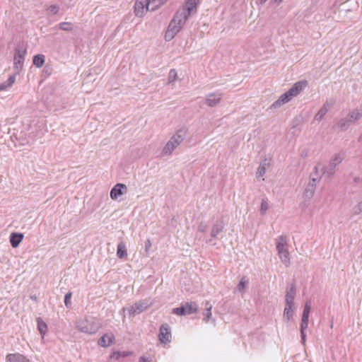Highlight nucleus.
I'll return each instance as SVG.
<instances>
[{"label":"nucleus","instance_id":"1","mask_svg":"<svg viewBox=\"0 0 362 362\" xmlns=\"http://www.w3.org/2000/svg\"><path fill=\"white\" fill-rule=\"evenodd\" d=\"M75 327L81 332L93 334L99 330L100 326L95 317L88 316L76 320Z\"/></svg>","mask_w":362,"mask_h":362},{"label":"nucleus","instance_id":"10","mask_svg":"<svg viewBox=\"0 0 362 362\" xmlns=\"http://www.w3.org/2000/svg\"><path fill=\"white\" fill-rule=\"evenodd\" d=\"M158 338L161 344H165L171 341L172 334L170 326L165 323L160 327Z\"/></svg>","mask_w":362,"mask_h":362},{"label":"nucleus","instance_id":"6","mask_svg":"<svg viewBox=\"0 0 362 362\" xmlns=\"http://www.w3.org/2000/svg\"><path fill=\"white\" fill-rule=\"evenodd\" d=\"M198 305L195 302L186 303L180 307L173 308V314L180 316L193 314L197 312Z\"/></svg>","mask_w":362,"mask_h":362},{"label":"nucleus","instance_id":"8","mask_svg":"<svg viewBox=\"0 0 362 362\" xmlns=\"http://www.w3.org/2000/svg\"><path fill=\"white\" fill-rule=\"evenodd\" d=\"M187 21V19L182 16V14L176 12L168 28L173 30L174 32L178 33Z\"/></svg>","mask_w":362,"mask_h":362},{"label":"nucleus","instance_id":"37","mask_svg":"<svg viewBox=\"0 0 362 362\" xmlns=\"http://www.w3.org/2000/svg\"><path fill=\"white\" fill-rule=\"evenodd\" d=\"M177 74L175 69H171L168 74V81L169 83H173L176 81Z\"/></svg>","mask_w":362,"mask_h":362},{"label":"nucleus","instance_id":"53","mask_svg":"<svg viewBox=\"0 0 362 362\" xmlns=\"http://www.w3.org/2000/svg\"><path fill=\"white\" fill-rule=\"evenodd\" d=\"M30 298L33 300H37V297L36 296H31Z\"/></svg>","mask_w":362,"mask_h":362},{"label":"nucleus","instance_id":"25","mask_svg":"<svg viewBox=\"0 0 362 362\" xmlns=\"http://www.w3.org/2000/svg\"><path fill=\"white\" fill-rule=\"evenodd\" d=\"M16 81V74L11 75L7 81L0 83V91L11 88Z\"/></svg>","mask_w":362,"mask_h":362},{"label":"nucleus","instance_id":"45","mask_svg":"<svg viewBox=\"0 0 362 362\" xmlns=\"http://www.w3.org/2000/svg\"><path fill=\"white\" fill-rule=\"evenodd\" d=\"M151 246V241L149 240H147L146 242L145 243L146 251H147L150 248Z\"/></svg>","mask_w":362,"mask_h":362},{"label":"nucleus","instance_id":"20","mask_svg":"<svg viewBox=\"0 0 362 362\" xmlns=\"http://www.w3.org/2000/svg\"><path fill=\"white\" fill-rule=\"evenodd\" d=\"M346 117L351 124L354 123L356 121L361 119V117H362V107L359 108H356L351 111L346 115Z\"/></svg>","mask_w":362,"mask_h":362},{"label":"nucleus","instance_id":"4","mask_svg":"<svg viewBox=\"0 0 362 362\" xmlns=\"http://www.w3.org/2000/svg\"><path fill=\"white\" fill-rule=\"evenodd\" d=\"M344 158V153H337L334 154L328 165L322 168V170L323 175H325L329 178L332 177L335 173L336 167L342 162Z\"/></svg>","mask_w":362,"mask_h":362},{"label":"nucleus","instance_id":"29","mask_svg":"<svg viewBox=\"0 0 362 362\" xmlns=\"http://www.w3.org/2000/svg\"><path fill=\"white\" fill-rule=\"evenodd\" d=\"M45 60V57L43 54H37L33 57V63L37 67L40 68L43 66Z\"/></svg>","mask_w":362,"mask_h":362},{"label":"nucleus","instance_id":"27","mask_svg":"<svg viewBox=\"0 0 362 362\" xmlns=\"http://www.w3.org/2000/svg\"><path fill=\"white\" fill-rule=\"evenodd\" d=\"M36 321H37V329H38L40 334L43 337L47 330V324L40 317H37Z\"/></svg>","mask_w":362,"mask_h":362},{"label":"nucleus","instance_id":"32","mask_svg":"<svg viewBox=\"0 0 362 362\" xmlns=\"http://www.w3.org/2000/svg\"><path fill=\"white\" fill-rule=\"evenodd\" d=\"M60 30L64 31H71L73 30V25L70 22H62L58 25Z\"/></svg>","mask_w":362,"mask_h":362},{"label":"nucleus","instance_id":"49","mask_svg":"<svg viewBox=\"0 0 362 362\" xmlns=\"http://www.w3.org/2000/svg\"><path fill=\"white\" fill-rule=\"evenodd\" d=\"M313 172L316 175V176L318 175V166H315Z\"/></svg>","mask_w":362,"mask_h":362},{"label":"nucleus","instance_id":"42","mask_svg":"<svg viewBox=\"0 0 362 362\" xmlns=\"http://www.w3.org/2000/svg\"><path fill=\"white\" fill-rule=\"evenodd\" d=\"M308 319L302 318L301 323H300V332H302V331L305 332V330L308 328Z\"/></svg>","mask_w":362,"mask_h":362},{"label":"nucleus","instance_id":"46","mask_svg":"<svg viewBox=\"0 0 362 362\" xmlns=\"http://www.w3.org/2000/svg\"><path fill=\"white\" fill-rule=\"evenodd\" d=\"M300 337H301L302 342L304 344L305 341V337H306L305 332H303V331L300 332Z\"/></svg>","mask_w":362,"mask_h":362},{"label":"nucleus","instance_id":"48","mask_svg":"<svg viewBox=\"0 0 362 362\" xmlns=\"http://www.w3.org/2000/svg\"><path fill=\"white\" fill-rule=\"evenodd\" d=\"M354 182L358 183L361 181V179L359 177H355L354 178Z\"/></svg>","mask_w":362,"mask_h":362},{"label":"nucleus","instance_id":"41","mask_svg":"<svg viewBox=\"0 0 362 362\" xmlns=\"http://www.w3.org/2000/svg\"><path fill=\"white\" fill-rule=\"evenodd\" d=\"M71 296H72V293L68 292L64 296V304H65L66 307H67V308H70L71 305V303L70 300Z\"/></svg>","mask_w":362,"mask_h":362},{"label":"nucleus","instance_id":"52","mask_svg":"<svg viewBox=\"0 0 362 362\" xmlns=\"http://www.w3.org/2000/svg\"><path fill=\"white\" fill-rule=\"evenodd\" d=\"M267 0H260V4H264Z\"/></svg>","mask_w":362,"mask_h":362},{"label":"nucleus","instance_id":"3","mask_svg":"<svg viewBox=\"0 0 362 362\" xmlns=\"http://www.w3.org/2000/svg\"><path fill=\"white\" fill-rule=\"evenodd\" d=\"M276 250L281 262L288 267L290 264L289 252L287 248L286 236L281 235L276 240Z\"/></svg>","mask_w":362,"mask_h":362},{"label":"nucleus","instance_id":"35","mask_svg":"<svg viewBox=\"0 0 362 362\" xmlns=\"http://www.w3.org/2000/svg\"><path fill=\"white\" fill-rule=\"evenodd\" d=\"M352 214L353 215H361L362 216V200L353 207Z\"/></svg>","mask_w":362,"mask_h":362},{"label":"nucleus","instance_id":"24","mask_svg":"<svg viewBox=\"0 0 362 362\" xmlns=\"http://www.w3.org/2000/svg\"><path fill=\"white\" fill-rule=\"evenodd\" d=\"M351 124V123L346 117L344 118L340 119L338 123L334 127L337 128L340 132H345Z\"/></svg>","mask_w":362,"mask_h":362},{"label":"nucleus","instance_id":"44","mask_svg":"<svg viewBox=\"0 0 362 362\" xmlns=\"http://www.w3.org/2000/svg\"><path fill=\"white\" fill-rule=\"evenodd\" d=\"M207 229V225L204 223V222H201L199 226H198V230L201 233H204L206 232Z\"/></svg>","mask_w":362,"mask_h":362},{"label":"nucleus","instance_id":"5","mask_svg":"<svg viewBox=\"0 0 362 362\" xmlns=\"http://www.w3.org/2000/svg\"><path fill=\"white\" fill-rule=\"evenodd\" d=\"M25 54V49L20 47L16 48L13 59V69L15 70V73L13 74H16V76L20 74V71L23 68Z\"/></svg>","mask_w":362,"mask_h":362},{"label":"nucleus","instance_id":"51","mask_svg":"<svg viewBox=\"0 0 362 362\" xmlns=\"http://www.w3.org/2000/svg\"><path fill=\"white\" fill-rule=\"evenodd\" d=\"M312 177H320V178H321L319 175H317V176H316V175H315L313 172H312V173H311V174H310V180Z\"/></svg>","mask_w":362,"mask_h":362},{"label":"nucleus","instance_id":"23","mask_svg":"<svg viewBox=\"0 0 362 362\" xmlns=\"http://www.w3.org/2000/svg\"><path fill=\"white\" fill-rule=\"evenodd\" d=\"M203 305L204 306V311H203V315H204V320L206 322H208L212 316L211 314V309H212V304L209 301H205L203 303Z\"/></svg>","mask_w":362,"mask_h":362},{"label":"nucleus","instance_id":"19","mask_svg":"<svg viewBox=\"0 0 362 362\" xmlns=\"http://www.w3.org/2000/svg\"><path fill=\"white\" fill-rule=\"evenodd\" d=\"M292 98L288 95V92L282 94L279 98L276 100L270 107V109H277L280 107L281 105L288 103Z\"/></svg>","mask_w":362,"mask_h":362},{"label":"nucleus","instance_id":"50","mask_svg":"<svg viewBox=\"0 0 362 362\" xmlns=\"http://www.w3.org/2000/svg\"><path fill=\"white\" fill-rule=\"evenodd\" d=\"M139 362H148V361L144 356H141Z\"/></svg>","mask_w":362,"mask_h":362},{"label":"nucleus","instance_id":"39","mask_svg":"<svg viewBox=\"0 0 362 362\" xmlns=\"http://www.w3.org/2000/svg\"><path fill=\"white\" fill-rule=\"evenodd\" d=\"M47 11L52 15H55L57 14L59 11V6L56 5V4H53V5H51L49 6L48 8H47Z\"/></svg>","mask_w":362,"mask_h":362},{"label":"nucleus","instance_id":"7","mask_svg":"<svg viewBox=\"0 0 362 362\" xmlns=\"http://www.w3.org/2000/svg\"><path fill=\"white\" fill-rule=\"evenodd\" d=\"M152 305L150 299H144L132 305L129 309V313L136 315L141 313Z\"/></svg>","mask_w":362,"mask_h":362},{"label":"nucleus","instance_id":"13","mask_svg":"<svg viewBox=\"0 0 362 362\" xmlns=\"http://www.w3.org/2000/svg\"><path fill=\"white\" fill-rule=\"evenodd\" d=\"M308 85L307 81H300L295 83L293 86L287 91L289 96L292 98L297 96Z\"/></svg>","mask_w":362,"mask_h":362},{"label":"nucleus","instance_id":"22","mask_svg":"<svg viewBox=\"0 0 362 362\" xmlns=\"http://www.w3.org/2000/svg\"><path fill=\"white\" fill-rule=\"evenodd\" d=\"M23 234L12 233L10 235V243L13 248L17 247L23 239Z\"/></svg>","mask_w":362,"mask_h":362},{"label":"nucleus","instance_id":"28","mask_svg":"<svg viewBox=\"0 0 362 362\" xmlns=\"http://www.w3.org/2000/svg\"><path fill=\"white\" fill-rule=\"evenodd\" d=\"M293 305H285L284 310V318L286 319L288 321H290L293 319Z\"/></svg>","mask_w":362,"mask_h":362},{"label":"nucleus","instance_id":"11","mask_svg":"<svg viewBox=\"0 0 362 362\" xmlns=\"http://www.w3.org/2000/svg\"><path fill=\"white\" fill-rule=\"evenodd\" d=\"M151 10L148 0H137L134 5V13L136 16L141 17L145 11Z\"/></svg>","mask_w":362,"mask_h":362},{"label":"nucleus","instance_id":"14","mask_svg":"<svg viewBox=\"0 0 362 362\" xmlns=\"http://www.w3.org/2000/svg\"><path fill=\"white\" fill-rule=\"evenodd\" d=\"M223 94L219 92L209 93L206 96V103L209 107L216 106L222 99Z\"/></svg>","mask_w":362,"mask_h":362},{"label":"nucleus","instance_id":"17","mask_svg":"<svg viewBox=\"0 0 362 362\" xmlns=\"http://www.w3.org/2000/svg\"><path fill=\"white\" fill-rule=\"evenodd\" d=\"M115 338L112 333H107L99 339L98 344L100 346L108 347L115 342Z\"/></svg>","mask_w":362,"mask_h":362},{"label":"nucleus","instance_id":"21","mask_svg":"<svg viewBox=\"0 0 362 362\" xmlns=\"http://www.w3.org/2000/svg\"><path fill=\"white\" fill-rule=\"evenodd\" d=\"M6 362H30L24 356L16 353L9 354L6 357Z\"/></svg>","mask_w":362,"mask_h":362},{"label":"nucleus","instance_id":"36","mask_svg":"<svg viewBox=\"0 0 362 362\" xmlns=\"http://www.w3.org/2000/svg\"><path fill=\"white\" fill-rule=\"evenodd\" d=\"M269 209V204L267 199H262L260 206V214L264 215Z\"/></svg>","mask_w":362,"mask_h":362},{"label":"nucleus","instance_id":"34","mask_svg":"<svg viewBox=\"0 0 362 362\" xmlns=\"http://www.w3.org/2000/svg\"><path fill=\"white\" fill-rule=\"evenodd\" d=\"M132 353L131 352H129V351H123V352H120V351H115L112 355H111V358H115L116 360H118L120 357H126V356H128L129 355H131Z\"/></svg>","mask_w":362,"mask_h":362},{"label":"nucleus","instance_id":"9","mask_svg":"<svg viewBox=\"0 0 362 362\" xmlns=\"http://www.w3.org/2000/svg\"><path fill=\"white\" fill-rule=\"evenodd\" d=\"M199 0H186L185 4L177 12L182 14V16L188 19L191 13L196 9Z\"/></svg>","mask_w":362,"mask_h":362},{"label":"nucleus","instance_id":"43","mask_svg":"<svg viewBox=\"0 0 362 362\" xmlns=\"http://www.w3.org/2000/svg\"><path fill=\"white\" fill-rule=\"evenodd\" d=\"M265 171H266L265 167L262 165H260L259 166V168H257V177H262V175H264L265 173Z\"/></svg>","mask_w":362,"mask_h":362},{"label":"nucleus","instance_id":"40","mask_svg":"<svg viewBox=\"0 0 362 362\" xmlns=\"http://www.w3.org/2000/svg\"><path fill=\"white\" fill-rule=\"evenodd\" d=\"M177 33L174 32L173 30H171L168 28V30L165 33V38L166 40L169 41V40H172Z\"/></svg>","mask_w":362,"mask_h":362},{"label":"nucleus","instance_id":"18","mask_svg":"<svg viewBox=\"0 0 362 362\" xmlns=\"http://www.w3.org/2000/svg\"><path fill=\"white\" fill-rule=\"evenodd\" d=\"M123 189L127 191V187L124 184L117 183L116 184L110 191V197L112 199H117L119 196H121L124 192Z\"/></svg>","mask_w":362,"mask_h":362},{"label":"nucleus","instance_id":"33","mask_svg":"<svg viewBox=\"0 0 362 362\" xmlns=\"http://www.w3.org/2000/svg\"><path fill=\"white\" fill-rule=\"evenodd\" d=\"M311 305L310 303L307 301L305 304L304 309L303 311L302 318L309 319V315L310 313Z\"/></svg>","mask_w":362,"mask_h":362},{"label":"nucleus","instance_id":"26","mask_svg":"<svg viewBox=\"0 0 362 362\" xmlns=\"http://www.w3.org/2000/svg\"><path fill=\"white\" fill-rule=\"evenodd\" d=\"M117 255L119 259H123L127 256V248L124 242H120L117 245Z\"/></svg>","mask_w":362,"mask_h":362},{"label":"nucleus","instance_id":"15","mask_svg":"<svg viewBox=\"0 0 362 362\" xmlns=\"http://www.w3.org/2000/svg\"><path fill=\"white\" fill-rule=\"evenodd\" d=\"M296 296V286L294 284H291L286 288L285 296V305H294V298Z\"/></svg>","mask_w":362,"mask_h":362},{"label":"nucleus","instance_id":"2","mask_svg":"<svg viewBox=\"0 0 362 362\" xmlns=\"http://www.w3.org/2000/svg\"><path fill=\"white\" fill-rule=\"evenodd\" d=\"M186 131L180 129L170 139L163 149L164 154H171L174 149L185 139Z\"/></svg>","mask_w":362,"mask_h":362},{"label":"nucleus","instance_id":"54","mask_svg":"<svg viewBox=\"0 0 362 362\" xmlns=\"http://www.w3.org/2000/svg\"><path fill=\"white\" fill-rule=\"evenodd\" d=\"M282 1V0H272V1H274V2H275V3H276V2H280V1Z\"/></svg>","mask_w":362,"mask_h":362},{"label":"nucleus","instance_id":"30","mask_svg":"<svg viewBox=\"0 0 362 362\" xmlns=\"http://www.w3.org/2000/svg\"><path fill=\"white\" fill-rule=\"evenodd\" d=\"M168 0H148L151 6V10L155 11L161 5L164 4Z\"/></svg>","mask_w":362,"mask_h":362},{"label":"nucleus","instance_id":"47","mask_svg":"<svg viewBox=\"0 0 362 362\" xmlns=\"http://www.w3.org/2000/svg\"><path fill=\"white\" fill-rule=\"evenodd\" d=\"M332 106V104L328 103L327 102L325 103L322 107H326L327 112L329 111L330 107Z\"/></svg>","mask_w":362,"mask_h":362},{"label":"nucleus","instance_id":"38","mask_svg":"<svg viewBox=\"0 0 362 362\" xmlns=\"http://www.w3.org/2000/svg\"><path fill=\"white\" fill-rule=\"evenodd\" d=\"M326 107H321L317 114L315 115V119L320 121L327 113Z\"/></svg>","mask_w":362,"mask_h":362},{"label":"nucleus","instance_id":"12","mask_svg":"<svg viewBox=\"0 0 362 362\" xmlns=\"http://www.w3.org/2000/svg\"><path fill=\"white\" fill-rule=\"evenodd\" d=\"M320 180V177H312L310 180L303 193V196L306 199H310L313 197L315 192L317 182H318Z\"/></svg>","mask_w":362,"mask_h":362},{"label":"nucleus","instance_id":"31","mask_svg":"<svg viewBox=\"0 0 362 362\" xmlns=\"http://www.w3.org/2000/svg\"><path fill=\"white\" fill-rule=\"evenodd\" d=\"M247 284L248 279L246 277H243L237 286L238 291L243 293Z\"/></svg>","mask_w":362,"mask_h":362},{"label":"nucleus","instance_id":"16","mask_svg":"<svg viewBox=\"0 0 362 362\" xmlns=\"http://www.w3.org/2000/svg\"><path fill=\"white\" fill-rule=\"evenodd\" d=\"M224 228V223L222 220H217L212 226L211 230V239H209L207 242L211 243L212 238H216L218 235L223 231Z\"/></svg>","mask_w":362,"mask_h":362}]
</instances>
